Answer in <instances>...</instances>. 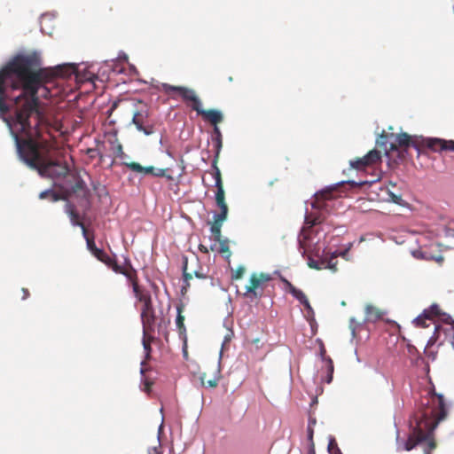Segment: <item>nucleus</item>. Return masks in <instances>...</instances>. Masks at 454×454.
I'll use <instances>...</instances> for the list:
<instances>
[{
  "instance_id": "1",
  "label": "nucleus",
  "mask_w": 454,
  "mask_h": 454,
  "mask_svg": "<svg viewBox=\"0 0 454 454\" xmlns=\"http://www.w3.org/2000/svg\"><path fill=\"white\" fill-rule=\"evenodd\" d=\"M75 63H64L54 67H42L41 51L31 55L19 53L0 69V119L4 121L15 141L19 159L42 177L52 179L66 176L70 172L67 164L56 168L40 167L35 149L30 142L23 141L19 134L39 137L41 124L44 121V110L41 98L51 97L43 81L54 76L67 78L75 74Z\"/></svg>"
},
{
  "instance_id": "2",
  "label": "nucleus",
  "mask_w": 454,
  "mask_h": 454,
  "mask_svg": "<svg viewBox=\"0 0 454 454\" xmlns=\"http://www.w3.org/2000/svg\"><path fill=\"white\" fill-rule=\"evenodd\" d=\"M310 207L312 208L310 212L308 208L305 209L303 226L297 235V248L302 258H305L307 254L314 257H325V247L321 249L318 246L319 239L314 241V236H317L319 231H325V225L330 228L332 224L326 221L322 211L318 210L317 201H310Z\"/></svg>"
},
{
  "instance_id": "3",
  "label": "nucleus",
  "mask_w": 454,
  "mask_h": 454,
  "mask_svg": "<svg viewBox=\"0 0 454 454\" xmlns=\"http://www.w3.org/2000/svg\"><path fill=\"white\" fill-rule=\"evenodd\" d=\"M434 415V411L427 412L423 411L421 418L417 419L416 427L413 428L412 433L406 440L402 439L397 434L396 436V450L411 451L419 445H421L427 440L437 427V423L431 422V418Z\"/></svg>"
},
{
  "instance_id": "4",
  "label": "nucleus",
  "mask_w": 454,
  "mask_h": 454,
  "mask_svg": "<svg viewBox=\"0 0 454 454\" xmlns=\"http://www.w3.org/2000/svg\"><path fill=\"white\" fill-rule=\"evenodd\" d=\"M74 179V183L67 189L64 196H67V199L74 196L82 208L83 214H86L91 207L90 191L80 175L76 174Z\"/></svg>"
},
{
  "instance_id": "5",
  "label": "nucleus",
  "mask_w": 454,
  "mask_h": 454,
  "mask_svg": "<svg viewBox=\"0 0 454 454\" xmlns=\"http://www.w3.org/2000/svg\"><path fill=\"white\" fill-rule=\"evenodd\" d=\"M161 87L166 93L177 92L184 101L192 102V109L197 111L201 106V100L195 94L194 90L184 86H174L168 83H162Z\"/></svg>"
},
{
  "instance_id": "6",
  "label": "nucleus",
  "mask_w": 454,
  "mask_h": 454,
  "mask_svg": "<svg viewBox=\"0 0 454 454\" xmlns=\"http://www.w3.org/2000/svg\"><path fill=\"white\" fill-rule=\"evenodd\" d=\"M342 187V183L340 181L326 185L325 187L318 190L313 194L315 200L312 201H317L318 205V210L322 211L324 216L326 218L327 213V205L325 203L326 200H331L333 196V192H337L338 189Z\"/></svg>"
},
{
  "instance_id": "7",
  "label": "nucleus",
  "mask_w": 454,
  "mask_h": 454,
  "mask_svg": "<svg viewBox=\"0 0 454 454\" xmlns=\"http://www.w3.org/2000/svg\"><path fill=\"white\" fill-rule=\"evenodd\" d=\"M140 301L143 302V307L141 310V321L143 325V333L146 334V329L153 330V326L155 324V312L152 302V297L140 299Z\"/></svg>"
},
{
  "instance_id": "8",
  "label": "nucleus",
  "mask_w": 454,
  "mask_h": 454,
  "mask_svg": "<svg viewBox=\"0 0 454 454\" xmlns=\"http://www.w3.org/2000/svg\"><path fill=\"white\" fill-rule=\"evenodd\" d=\"M127 168L130 169L134 172L150 174L153 176L156 177H163L165 176L168 180H172V176L170 175H166V169L154 168L153 166L143 167L139 163L137 162H122Z\"/></svg>"
},
{
  "instance_id": "9",
  "label": "nucleus",
  "mask_w": 454,
  "mask_h": 454,
  "mask_svg": "<svg viewBox=\"0 0 454 454\" xmlns=\"http://www.w3.org/2000/svg\"><path fill=\"white\" fill-rule=\"evenodd\" d=\"M64 212L68 215L72 226L80 227L82 229V236L85 239V240L87 241V239H90L88 237L84 224L79 221V219L81 218V215L77 211L75 205L70 200H67V202L64 206Z\"/></svg>"
},
{
  "instance_id": "10",
  "label": "nucleus",
  "mask_w": 454,
  "mask_h": 454,
  "mask_svg": "<svg viewBox=\"0 0 454 454\" xmlns=\"http://www.w3.org/2000/svg\"><path fill=\"white\" fill-rule=\"evenodd\" d=\"M374 309H374V307L372 305H367L365 307L366 317H365L364 320L363 321V323H359L356 325H355L356 319L354 317L350 318V320H349V327H350L351 334H352L353 337H355V335H356V328L362 327L364 323H366V322L376 323L378 320L382 318L384 314H386V312L377 311L374 315H372V311Z\"/></svg>"
},
{
  "instance_id": "11",
  "label": "nucleus",
  "mask_w": 454,
  "mask_h": 454,
  "mask_svg": "<svg viewBox=\"0 0 454 454\" xmlns=\"http://www.w3.org/2000/svg\"><path fill=\"white\" fill-rule=\"evenodd\" d=\"M414 135H409L405 132H401L395 136L396 144L390 143L389 150L397 151V146L401 147L402 150L398 152V156L401 158L403 153H407L408 149L411 147L410 143H413Z\"/></svg>"
},
{
  "instance_id": "12",
  "label": "nucleus",
  "mask_w": 454,
  "mask_h": 454,
  "mask_svg": "<svg viewBox=\"0 0 454 454\" xmlns=\"http://www.w3.org/2000/svg\"><path fill=\"white\" fill-rule=\"evenodd\" d=\"M87 248L90 251V253L100 262L105 263L107 267L112 265L114 262V259L116 258V254H114V256L111 257L108 255L104 249L97 247L95 241L93 239H87Z\"/></svg>"
},
{
  "instance_id": "13",
  "label": "nucleus",
  "mask_w": 454,
  "mask_h": 454,
  "mask_svg": "<svg viewBox=\"0 0 454 454\" xmlns=\"http://www.w3.org/2000/svg\"><path fill=\"white\" fill-rule=\"evenodd\" d=\"M196 112L198 115H201L206 121H210L213 126L217 125V123L223 120V114L222 111L218 109L205 110L202 108L201 105Z\"/></svg>"
},
{
  "instance_id": "14",
  "label": "nucleus",
  "mask_w": 454,
  "mask_h": 454,
  "mask_svg": "<svg viewBox=\"0 0 454 454\" xmlns=\"http://www.w3.org/2000/svg\"><path fill=\"white\" fill-rule=\"evenodd\" d=\"M365 240L364 237V236H360V238L358 239V240H355V241H352V242H348L347 244L344 245V249L342 250H334L333 252L331 253V258L332 259H335L336 257H341L343 258L344 260L348 261V262H350L352 261V256L349 254V251L356 246V245H359L360 243L364 242Z\"/></svg>"
},
{
  "instance_id": "15",
  "label": "nucleus",
  "mask_w": 454,
  "mask_h": 454,
  "mask_svg": "<svg viewBox=\"0 0 454 454\" xmlns=\"http://www.w3.org/2000/svg\"><path fill=\"white\" fill-rule=\"evenodd\" d=\"M274 273L278 274L280 276L282 282L286 286V291L289 292L292 294V296L295 300H297L301 304H303L308 300L305 294L301 289L293 286L291 282H289L287 279H286L284 277L280 275L279 270H277L274 271Z\"/></svg>"
},
{
  "instance_id": "16",
  "label": "nucleus",
  "mask_w": 454,
  "mask_h": 454,
  "mask_svg": "<svg viewBox=\"0 0 454 454\" xmlns=\"http://www.w3.org/2000/svg\"><path fill=\"white\" fill-rule=\"evenodd\" d=\"M420 139V142L423 146L427 147V149L434 152V153H442V150H439L440 147H442V144L446 143V139L439 138V137H428L424 136H419L418 137Z\"/></svg>"
},
{
  "instance_id": "17",
  "label": "nucleus",
  "mask_w": 454,
  "mask_h": 454,
  "mask_svg": "<svg viewBox=\"0 0 454 454\" xmlns=\"http://www.w3.org/2000/svg\"><path fill=\"white\" fill-rule=\"evenodd\" d=\"M148 118L147 111H137L134 113L132 117V123L136 126V129L142 132L144 130V126L145 125V121Z\"/></svg>"
},
{
  "instance_id": "18",
  "label": "nucleus",
  "mask_w": 454,
  "mask_h": 454,
  "mask_svg": "<svg viewBox=\"0 0 454 454\" xmlns=\"http://www.w3.org/2000/svg\"><path fill=\"white\" fill-rule=\"evenodd\" d=\"M177 315L176 317V326L178 329L179 338L184 340V345L186 346V329L184 324V317L181 315V309L176 308Z\"/></svg>"
},
{
  "instance_id": "19",
  "label": "nucleus",
  "mask_w": 454,
  "mask_h": 454,
  "mask_svg": "<svg viewBox=\"0 0 454 454\" xmlns=\"http://www.w3.org/2000/svg\"><path fill=\"white\" fill-rule=\"evenodd\" d=\"M48 197H50L51 200L53 202L62 200H65L67 203V200H69L68 199H67V196L59 194L52 188L46 189V190L41 192L39 194L40 200H44V199H47Z\"/></svg>"
},
{
  "instance_id": "20",
  "label": "nucleus",
  "mask_w": 454,
  "mask_h": 454,
  "mask_svg": "<svg viewBox=\"0 0 454 454\" xmlns=\"http://www.w3.org/2000/svg\"><path fill=\"white\" fill-rule=\"evenodd\" d=\"M271 276L270 274L262 273L259 277L256 274H252L250 277V283L255 287L262 289L263 285L271 280Z\"/></svg>"
},
{
  "instance_id": "21",
  "label": "nucleus",
  "mask_w": 454,
  "mask_h": 454,
  "mask_svg": "<svg viewBox=\"0 0 454 454\" xmlns=\"http://www.w3.org/2000/svg\"><path fill=\"white\" fill-rule=\"evenodd\" d=\"M108 143L111 145V151L116 157L120 159H124L128 157L123 152L122 145L119 143L118 139L115 137L114 138H109Z\"/></svg>"
},
{
  "instance_id": "22",
  "label": "nucleus",
  "mask_w": 454,
  "mask_h": 454,
  "mask_svg": "<svg viewBox=\"0 0 454 454\" xmlns=\"http://www.w3.org/2000/svg\"><path fill=\"white\" fill-rule=\"evenodd\" d=\"M378 180H360V181H355V180H342L340 183H342V187L345 185H348L350 190H354L359 187H362L363 185H369L371 186L372 184L376 183Z\"/></svg>"
},
{
  "instance_id": "23",
  "label": "nucleus",
  "mask_w": 454,
  "mask_h": 454,
  "mask_svg": "<svg viewBox=\"0 0 454 454\" xmlns=\"http://www.w3.org/2000/svg\"><path fill=\"white\" fill-rule=\"evenodd\" d=\"M109 268H111L114 272L124 276L127 280L131 281L132 283L136 282L134 279V276H136V274L134 273V275H132L131 273L123 270V268L117 263L116 258L114 259V262H113L112 265H109Z\"/></svg>"
},
{
  "instance_id": "24",
  "label": "nucleus",
  "mask_w": 454,
  "mask_h": 454,
  "mask_svg": "<svg viewBox=\"0 0 454 454\" xmlns=\"http://www.w3.org/2000/svg\"><path fill=\"white\" fill-rule=\"evenodd\" d=\"M434 395L435 396H437L438 398V404H439V409H440V411H439V415H438V419L437 420L434 422V423H437V425L439 424V422L441 420H442L446 415H447V410H446V406H445V399H444V395L442 394H437L435 392H434Z\"/></svg>"
},
{
  "instance_id": "25",
  "label": "nucleus",
  "mask_w": 454,
  "mask_h": 454,
  "mask_svg": "<svg viewBox=\"0 0 454 454\" xmlns=\"http://www.w3.org/2000/svg\"><path fill=\"white\" fill-rule=\"evenodd\" d=\"M381 160V153L377 149L371 150L364 156V160H365L367 166L374 164Z\"/></svg>"
},
{
  "instance_id": "26",
  "label": "nucleus",
  "mask_w": 454,
  "mask_h": 454,
  "mask_svg": "<svg viewBox=\"0 0 454 454\" xmlns=\"http://www.w3.org/2000/svg\"><path fill=\"white\" fill-rule=\"evenodd\" d=\"M313 257L314 256L309 254L305 256L309 267L315 270H322L323 264L326 262V257H317L318 260H315Z\"/></svg>"
},
{
  "instance_id": "27",
  "label": "nucleus",
  "mask_w": 454,
  "mask_h": 454,
  "mask_svg": "<svg viewBox=\"0 0 454 454\" xmlns=\"http://www.w3.org/2000/svg\"><path fill=\"white\" fill-rule=\"evenodd\" d=\"M218 207L220 208V212L213 213L214 222L220 223L223 224V222H224L227 219L228 207L227 205H223L222 207Z\"/></svg>"
},
{
  "instance_id": "28",
  "label": "nucleus",
  "mask_w": 454,
  "mask_h": 454,
  "mask_svg": "<svg viewBox=\"0 0 454 454\" xmlns=\"http://www.w3.org/2000/svg\"><path fill=\"white\" fill-rule=\"evenodd\" d=\"M325 366L326 375L325 378H322V381L330 384L333 381L334 366L332 359L327 360V364Z\"/></svg>"
},
{
  "instance_id": "29",
  "label": "nucleus",
  "mask_w": 454,
  "mask_h": 454,
  "mask_svg": "<svg viewBox=\"0 0 454 454\" xmlns=\"http://www.w3.org/2000/svg\"><path fill=\"white\" fill-rule=\"evenodd\" d=\"M216 191L215 192V200L217 207H222L223 205H226L225 203V196L224 190L223 188V184L220 186H215Z\"/></svg>"
},
{
  "instance_id": "30",
  "label": "nucleus",
  "mask_w": 454,
  "mask_h": 454,
  "mask_svg": "<svg viewBox=\"0 0 454 454\" xmlns=\"http://www.w3.org/2000/svg\"><path fill=\"white\" fill-rule=\"evenodd\" d=\"M422 312H427V319L431 320L434 317H438V314L441 313V309L438 304L433 303Z\"/></svg>"
},
{
  "instance_id": "31",
  "label": "nucleus",
  "mask_w": 454,
  "mask_h": 454,
  "mask_svg": "<svg viewBox=\"0 0 454 454\" xmlns=\"http://www.w3.org/2000/svg\"><path fill=\"white\" fill-rule=\"evenodd\" d=\"M211 168L213 170V177L215 179L214 186H220L223 184H222L221 172L217 167V161L212 160Z\"/></svg>"
},
{
  "instance_id": "32",
  "label": "nucleus",
  "mask_w": 454,
  "mask_h": 454,
  "mask_svg": "<svg viewBox=\"0 0 454 454\" xmlns=\"http://www.w3.org/2000/svg\"><path fill=\"white\" fill-rule=\"evenodd\" d=\"M132 291L135 295V297L140 301V299H145L147 297H151V294L149 292H141L140 287L137 285V282L132 283Z\"/></svg>"
},
{
  "instance_id": "33",
  "label": "nucleus",
  "mask_w": 454,
  "mask_h": 454,
  "mask_svg": "<svg viewBox=\"0 0 454 454\" xmlns=\"http://www.w3.org/2000/svg\"><path fill=\"white\" fill-rule=\"evenodd\" d=\"M222 223H215L214 222V223L211 225L210 227V232L212 233V236H213V239L214 241H220L221 239V228H222Z\"/></svg>"
},
{
  "instance_id": "34",
  "label": "nucleus",
  "mask_w": 454,
  "mask_h": 454,
  "mask_svg": "<svg viewBox=\"0 0 454 454\" xmlns=\"http://www.w3.org/2000/svg\"><path fill=\"white\" fill-rule=\"evenodd\" d=\"M422 444H423V454H432L433 450L436 447L435 442L433 439H431L430 436Z\"/></svg>"
},
{
  "instance_id": "35",
  "label": "nucleus",
  "mask_w": 454,
  "mask_h": 454,
  "mask_svg": "<svg viewBox=\"0 0 454 454\" xmlns=\"http://www.w3.org/2000/svg\"><path fill=\"white\" fill-rule=\"evenodd\" d=\"M388 201H391L396 205L403 206L405 204V201L403 200L401 195H397L395 192L388 191Z\"/></svg>"
},
{
  "instance_id": "36",
  "label": "nucleus",
  "mask_w": 454,
  "mask_h": 454,
  "mask_svg": "<svg viewBox=\"0 0 454 454\" xmlns=\"http://www.w3.org/2000/svg\"><path fill=\"white\" fill-rule=\"evenodd\" d=\"M183 283L181 286V292L186 293L188 288L190 287V280L192 278V275L188 272H184L182 274Z\"/></svg>"
},
{
  "instance_id": "37",
  "label": "nucleus",
  "mask_w": 454,
  "mask_h": 454,
  "mask_svg": "<svg viewBox=\"0 0 454 454\" xmlns=\"http://www.w3.org/2000/svg\"><path fill=\"white\" fill-rule=\"evenodd\" d=\"M313 434H314L313 428L311 427H307V438L309 442L308 454H316L315 448H314V442H313Z\"/></svg>"
},
{
  "instance_id": "38",
  "label": "nucleus",
  "mask_w": 454,
  "mask_h": 454,
  "mask_svg": "<svg viewBox=\"0 0 454 454\" xmlns=\"http://www.w3.org/2000/svg\"><path fill=\"white\" fill-rule=\"evenodd\" d=\"M376 142L378 145L384 147L385 155L388 158L389 157V150L387 149V144H389V142H388L387 135H384V134L380 135L378 137Z\"/></svg>"
},
{
  "instance_id": "39",
  "label": "nucleus",
  "mask_w": 454,
  "mask_h": 454,
  "mask_svg": "<svg viewBox=\"0 0 454 454\" xmlns=\"http://www.w3.org/2000/svg\"><path fill=\"white\" fill-rule=\"evenodd\" d=\"M438 317L440 321H442L445 325H448L449 327L452 326L454 324V319L449 313L442 312L441 310V313L438 314Z\"/></svg>"
},
{
  "instance_id": "40",
  "label": "nucleus",
  "mask_w": 454,
  "mask_h": 454,
  "mask_svg": "<svg viewBox=\"0 0 454 454\" xmlns=\"http://www.w3.org/2000/svg\"><path fill=\"white\" fill-rule=\"evenodd\" d=\"M425 320H427V312H422L412 320V324L416 326L427 327Z\"/></svg>"
},
{
  "instance_id": "41",
  "label": "nucleus",
  "mask_w": 454,
  "mask_h": 454,
  "mask_svg": "<svg viewBox=\"0 0 454 454\" xmlns=\"http://www.w3.org/2000/svg\"><path fill=\"white\" fill-rule=\"evenodd\" d=\"M349 166L357 170H362L363 168L367 167V164H366L365 160H364V157H362V158H359V159H356L354 160H350Z\"/></svg>"
},
{
  "instance_id": "42",
  "label": "nucleus",
  "mask_w": 454,
  "mask_h": 454,
  "mask_svg": "<svg viewBox=\"0 0 454 454\" xmlns=\"http://www.w3.org/2000/svg\"><path fill=\"white\" fill-rule=\"evenodd\" d=\"M317 341L319 342L318 356H319L321 362L323 364H325V365H326L327 364V360L331 359V357L325 356V348L323 341L320 339H317Z\"/></svg>"
},
{
  "instance_id": "43",
  "label": "nucleus",
  "mask_w": 454,
  "mask_h": 454,
  "mask_svg": "<svg viewBox=\"0 0 454 454\" xmlns=\"http://www.w3.org/2000/svg\"><path fill=\"white\" fill-rule=\"evenodd\" d=\"M87 154L90 158H94V157L98 156L99 158L100 161H103L106 157H108L107 155H106L103 153H101L100 150L98 149V148H89L87 150Z\"/></svg>"
},
{
  "instance_id": "44",
  "label": "nucleus",
  "mask_w": 454,
  "mask_h": 454,
  "mask_svg": "<svg viewBox=\"0 0 454 454\" xmlns=\"http://www.w3.org/2000/svg\"><path fill=\"white\" fill-rule=\"evenodd\" d=\"M214 147V159L213 160L217 161L221 150L223 148V141H212Z\"/></svg>"
},
{
  "instance_id": "45",
  "label": "nucleus",
  "mask_w": 454,
  "mask_h": 454,
  "mask_svg": "<svg viewBox=\"0 0 454 454\" xmlns=\"http://www.w3.org/2000/svg\"><path fill=\"white\" fill-rule=\"evenodd\" d=\"M61 164H67V162L66 161H63V160H47L46 162H44L43 164H40V167H52V168H58L59 166H61Z\"/></svg>"
},
{
  "instance_id": "46",
  "label": "nucleus",
  "mask_w": 454,
  "mask_h": 454,
  "mask_svg": "<svg viewBox=\"0 0 454 454\" xmlns=\"http://www.w3.org/2000/svg\"><path fill=\"white\" fill-rule=\"evenodd\" d=\"M323 269H329L333 272H336L337 262H333V259H332L330 255L329 258L326 257V262L323 264Z\"/></svg>"
},
{
  "instance_id": "47",
  "label": "nucleus",
  "mask_w": 454,
  "mask_h": 454,
  "mask_svg": "<svg viewBox=\"0 0 454 454\" xmlns=\"http://www.w3.org/2000/svg\"><path fill=\"white\" fill-rule=\"evenodd\" d=\"M231 271L232 279H239L245 272V268L243 266H239L237 269L231 268Z\"/></svg>"
},
{
  "instance_id": "48",
  "label": "nucleus",
  "mask_w": 454,
  "mask_h": 454,
  "mask_svg": "<svg viewBox=\"0 0 454 454\" xmlns=\"http://www.w3.org/2000/svg\"><path fill=\"white\" fill-rule=\"evenodd\" d=\"M411 255L416 259H429L428 253L420 249L412 251Z\"/></svg>"
},
{
  "instance_id": "49",
  "label": "nucleus",
  "mask_w": 454,
  "mask_h": 454,
  "mask_svg": "<svg viewBox=\"0 0 454 454\" xmlns=\"http://www.w3.org/2000/svg\"><path fill=\"white\" fill-rule=\"evenodd\" d=\"M418 137H419V135H414V141L413 143H410V145L411 147H412L418 153V155H419L421 153L420 146L423 145L420 142V139H419Z\"/></svg>"
},
{
  "instance_id": "50",
  "label": "nucleus",
  "mask_w": 454,
  "mask_h": 454,
  "mask_svg": "<svg viewBox=\"0 0 454 454\" xmlns=\"http://www.w3.org/2000/svg\"><path fill=\"white\" fill-rule=\"evenodd\" d=\"M212 141H223V135L217 125L213 126Z\"/></svg>"
},
{
  "instance_id": "51",
  "label": "nucleus",
  "mask_w": 454,
  "mask_h": 454,
  "mask_svg": "<svg viewBox=\"0 0 454 454\" xmlns=\"http://www.w3.org/2000/svg\"><path fill=\"white\" fill-rule=\"evenodd\" d=\"M145 336H146V334L145 335L143 334L142 345H143V348L145 351V358H149L151 352H152V348H151L150 344L146 342Z\"/></svg>"
},
{
  "instance_id": "52",
  "label": "nucleus",
  "mask_w": 454,
  "mask_h": 454,
  "mask_svg": "<svg viewBox=\"0 0 454 454\" xmlns=\"http://www.w3.org/2000/svg\"><path fill=\"white\" fill-rule=\"evenodd\" d=\"M443 332L445 336L447 337L449 335V327H443L441 325H436L434 326V335L438 336V338H440V334L441 333Z\"/></svg>"
},
{
  "instance_id": "53",
  "label": "nucleus",
  "mask_w": 454,
  "mask_h": 454,
  "mask_svg": "<svg viewBox=\"0 0 454 454\" xmlns=\"http://www.w3.org/2000/svg\"><path fill=\"white\" fill-rule=\"evenodd\" d=\"M247 296L251 301L256 299V289H254L250 286H247L246 293L244 294Z\"/></svg>"
},
{
  "instance_id": "54",
  "label": "nucleus",
  "mask_w": 454,
  "mask_h": 454,
  "mask_svg": "<svg viewBox=\"0 0 454 454\" xmlns=\"http://www.w3.org/2000/svg\"><path fill=\"white\" fill-rule=\"evenodd\" d=\"M218 252L223 254L229 251L228 239H220Z\"/></svg>"
},
{
  "instance_id": "55",
  "label": "nucleus",
  "mask_w": 454,
  "mask_h": 454,
  "mask_svg": "<svg viewBox=\"0 0 454 454\" xmlns=\"http://www.w3.org/2000/svg\"><path fill=\"white\" fill-rule=\"evenodd\" d=\"M439 150L454 152V140H446L445 144L442 145Z\"/></svg>"
},
{
  "instance_id": "56",
  "label": "nucleus",
  "mask_w": 454,
  "mask_h": 454,
  "mask_svg": "<svg viewBox=\"0 0 454 454\" xmlns=\"http://www.w3.org/2000/svg\"><path fill=\"white\" fill-rule=\"evenodd\" d=\"M234 333L231 329L229 330V333L224 336V339L222 343V348H223L224 345L230 342L233 337ZM223 349L220 351V357L222 356Z\"/></svg>"
},
{
  "instance_id": "57",
  "label": "nucleus",
  "mask_w": 454,
  "mask_h": 454,
  "mask_svg": "<svg viewBox=\"0 0 454 454\" xmlns=\"http://www.w3.org/2000/svg\"><path fill=\"white\" fill-rule=\"evenodd\" d=\"M452 223H454V221ZM442 231L445 237L454 239V227L444 226Z\"/></svg>"
},
{
  "instance_id": "58",
  "label": "nucleus",
  "mask_w": 454,
  "mask_h": 454,
  "mask_svg": "<svg viewBox=\"0 0 454 454\" xmlns=\"http://www.w3.org/2000/svg\"><path fill=\"white\" fill-rule=\"evenodd\" d=\"M201 382H202L203 386H205L206 387H214L217 386L218 378L214 377L213 379L208 380L206 382H204L203 380L201 379Z\"/></svg>"
},
{
  "instance_id": "59",
  "label": "nucleus",
  "mask_w": 454,
  "mask_h": 454,
  "mask_svg": "<svg viewBox=\"0 0 454 454\" xmlns=\"http://www.w3.org/2000/svg\"><path fill=\"white\" fill-rule=\"evenodd\" d=\"M302 305L304 306L308 316L314 317V310H313L309 300H307Z\"/></svg>"
},
{
  "instance_id": "60",
  "label": "nucleus",
  "mask_w": 454,
  "mask_h": 454,
  "mask_svg": "<svg viewBox=\"0 0 454 454\" xmlns=\"http://www.w3.org/2000/svg\"><path fill=\"white\" fill-rule=\"evenodd\" d=\"M142 132H143L145 136H150V135H152V134L154 132L153 125H151V124L145 125V126H144V130H142Z\"/></svg>"
},
{
  "instance_id": "61",
  "label": "nucleus",
  "mask_w": 454,
  "mask_h": 454,
  "mask_svg": "<svg viewBox=\"0 0 454 454\" xmlns=\"http://www.w3.org/2000/svg\"><path fill=\"white\" fill-rule=\"evenodd\" d=\"M187 268H188V258H187V256L183 255L182 256V266H181L182 274L184 272H187Z\"/></svg>"
},
{
  "instance_id": "62",
  "label": "nucleus",
  "mask_w": 454,
  "mask_h": 454,
  "mask_svg": "<svg viewBox=\"0 0 454 454\" xmlns=\"http://www.w3.org/2000/svg\"><path fill=\"white\" fill-rule=\"evenodd\" d=\"M54 18H55L54 13L45 12L40 16V22H42L43 20H44L46 19L52 20Z\"/></svg>"
},
{
  "instance_id": "63",
  "label": "nucleus",
  "mask_w": 454,
  "mask_h": 454,
  "mask_svg": "<svg viewBox=\"0 0 454 454\" xmlns=\"http://www.w3.org/2000/svg\"><path fill=\"white\" fill-rule=\"evenodd\" d=\"M123 265L125 267H128V268L131 269L134 271V273L136 274V270L132 267L131 261L129 258V256H124V258H123Z\"/></svg>"
},
{
  "instance_id": "64",
  "label": "nucleus",
  "mask_w": 454,
  "mask_h": 454,
  "mask_svg": "<svg viewBox=\"0 0 454 454\" xmlns=\"http://www.w3.org/2000/svg\"><path fill=\"white\" fill-rule=\"evenodd\" d=\"M449 335L450 336V342L451 343L452 347L454 348V324L452 326L449 327Z\"/></svg>"
}]
</instances>
